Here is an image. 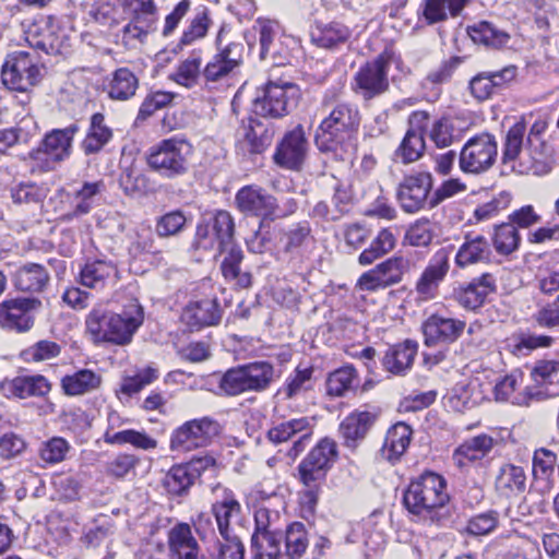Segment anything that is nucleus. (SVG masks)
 Returning a JSON list of instances; mask_svg holds the SVG:
<instances>
[{
	"label": "nucleus",
	"instance_id": "nucleus-1",
	"mask_svg": "<svg viewBox=\"0 0 559 559\" xmlns=\"http://www.w3.org/2000/svg\"><path fill=\"white\" fill-rule=\"evenodd\" d=\"M317 114L321 117L314 134L317 147L321 152L345 150L359 128L358 108L350 103L341 102L335 93H326Z\"/></svg>",
	"mask_w": 559,
	"mask_h": 559
},
{
	"label": "nucleus",
	"instance_id": "nucleus-2",
	"mask_svg": "<svg viewBox=\"0 0 559 559\" xmlns=\"http://www.w3.org/2000/svg\"><path fill=\"white\" fill-rule=\"evenodd\" d=\"M144 321L143 307L132 300L120 313L108 309L105 302L96 304L85 319L87 333L94 343L127 345Z\"/></svg>",
	"mask_w": 559,
	"mask_h": 559
},
{
	"label": "nucleus",
	"instance_id": "nucleus-3",
	"mask_svg": "<svg viewBox=\"0 0 559 559\" xmlns=\"http://www.w3.org/2000/svg\"><path fill=\"white\" fill-rule=\"evenodd\" d=\"M445 479L433 472H425L412 480L404 492L406 509L424 520L435 522L440 509L449 502Z\"/></svg>",
	"mask_w": 559,
	"mask_h": 559
},
{
	"label": "nucleus",
	"instance_id": "nucleus-4",
	"mask_svg": "<svg viewBox=\"0 0 559 559\" xmlns=\"http://www.w3.org/2000/svg\"><path fill=\"white\" fill-rule=\"evenodd\" d=\"M338 456L337 445L333 439L323 438L298 465L299 480L307 488L304 493L306 502L316 504L318 489L325 479L328 472Z\"/></svg>",
	"mask_w": 559,
	"mask_h": 559
},
{
	"label": "nucleus",
	"instance_id": "nucleus-5",
	"mask_svg": "<svg viewBox=\"0 0 559 559\" xmlns=\"http://www.w3.org/2000/svg\"><path fill=\"white\" fill-rule=\"evenodd\" d=\"M278 376L269 361H254L228 369L219 379L221 392L236 396L246 392H262L269 389Z\"/></svg>",
	"mask_w": 559,
	"mask_h": 559
},
{
	"label": "nucleus",
	"instance_id": "nucleus-6",
	"mask_svg": "<svg viewBox=\"0 0 559 559\" xmlns=\"http://www.w3.org/2000/svg\"><path fill=\"white\" fill-rule=\"evenodd\" d=\"M192 154L191 144L178 138L162 140L153 145L147 153V165L165 178H176L185 175L189 168V157Z\"/></svg>",
	"mask_w": 559,
	"mask_h": 559
},
{
	"label": "nucleus",
	"instance_id": "nucleus-7",
	"mask_svg": "<svg viewBox=\"0 0 559 559\" xmlns=\"http://www.w3.org/2000/svg\"><path fill=\"white\" fill-rule=\"evenodd\" d=\"M79 131L76 123L63 129H53L43 139L40 145L28 153V157L44 171L55 167L71 154L74 135Z\"/></svg>",
	"mask_w": 559,
	"mask_h": 559
},
{
	"label": "nucleus",
	"instance_id": "nucleus-8",
	"mask_svg": "<svg viewBox=\"0 0 559 559\" xmlns=\"http://www.w3.org/2000/svg\"><path fill=\"white\" fill-rule=\"evenodd\" d=\"M41 79V68L26 51L8 55L1 68V82L10 91L26 93Z\"/></svg>",
	"mask_w": 559,
	"mask_h": 559
},
{
	"label": "nucleus",
	"instance_id": "nucleus-9",
	"mask_svg": "<svg viewBox=\"0 0 559 559\" xmlns=\"http://www.w3.org/2000/svg\"><path fill=\"white\" fill-rule=\"evenodd\" d=\"M498 155L496 138L483 132L471 138L462 147L459 166L465 174H481L492 167Z\"/></svg>",
	"mask_w": 559,
	"mask_h": 559
},
{
	"label": "nucleus",
	"instance_id": "nucleus-10",
	"mask_svg": "<svg viewBox=\"0 0 559 559\" xmlns=\"http://www.w3.org/2000/svg\"><path fill=\"white\" fill-rule=\"evenodd\" d=\"M297 94L298 88L295 84L269 82L258 90L252 104L253 112L262 117H283L288 112L289 107L295 105Z\"/></svg>",
	"mask_w": 559,
	"mask_h": 559
},
{
	"label": "nucleus",
	"instance_id": "nucleus-11",
	"mask_svg": "<svg viewBox=\"0 0 559 559\" xmlns=\"http://www.w3.org/2000/svg\"><path fill=\"white\" fill-rule=\"evenodd\" d=\"M390 57L379 55L376 59L366 62L354 76L353 91L364 100L373 99L384 94L389 87Z\"/></svg>",
	"mask_w": 559,
	"mask_h": 559
},
{
	"label": "nucleus",
	"instance_id": "nucleus-12",
	"mask_svg": "<svg viewBox=\"0 0 559 559\" xmlns=\"http://www.w3.org/2000/svg\"><path fill=\"white\" fill-rule=\"evenodd\" d=\"M215 500L211 512L215 518L218 533L222 538L239 537L241 527L242 507L235 492L229 488L217 486L213 489Z\"/></svg>",
	"mask_w": 559,
	"mask_h": 559
},
{
	"label": "nucleus",
	"instance_id": "nucleus-13",
	"mask_svg": "<svg viewBox=\"0 0 559 559\" xmlns=\"http://www.w3.org/2000/svg\"><path fill=\"white\" fill-rule=\"evenodd\" d=\"M433 186L429 171H414L405 175L396 189V199L401 209L409 214L423 210Z\"/></svg>",
	"mask_w": 559,
	"mask_h": 559
},
{
	"label": "nucleus",
	"instance_id": "nucleus-14",
	"mask_svg": "<svg viewBox=\"0 0 559 559\" xmlns=\"http://www.w3.org/2000/svg\"><path fill=\"white\" fill-rule=\"evenodd\" d=\"M216 44L217 52L205 64L202 71V78L206 84L228 79L242 63L243 45L241 43H229L222 47L219 33Z\"/></svg>",
	"mask_w": 559,
	"mask_h": 559
},
{
	"label": "nucleus",
	"instance_id": "nucleus-15",
	"mask_svg": "<svg viewBox=\"0 0 559 559\" xmlns=\"http://www.w3.org/2000/svg\"><path fill=\"white\" fill-rule=\"evenodd\" d=\"M217 432V424L209 417L192 419L175 430L170 447L175 451L189 452L205 447Z\"/></svg>",
	"mask_w": 559,
	"mask_h": 559
},
{
	"label": "nucleus",
	"instance_id": "nucleus-16",
	"mask_svg": "<svg viewBox=\"0 0 559 559\" xmlns=\"http://www.w3.org/2000/svg\"><path fill=\"white\" fill-rule=\"evenodd\" d=\"M451 251V247H442L430 258L415 285L420 299L431 300L437 297L439 286L450 270Z\"/></svg>",
	"mask_w": 559,
	"mask_h": 559
},
{
	"label": "nucleus",
	"instance_id": "nucleus-17",
	"mask_svg": "<svg viewBox=\"0 0 559 559\" xmlns=\"http://www.w3.org/2000/svg\"><path fill=\"white\" fill-rule=\"evenodd\" d=\"M466 322L439 313L430 314L421 324L426 346L454 343L463 334Z\"/></svg>",
	"mask_w": 559,
	"mask_h": 559
},
{
	"label": "nucleus",
	"instance_id": "nucleus-18",
	"mask_svg": "<svg viewBox=\"0 0 559 559\" xmlns=\"http://www.w3.org/2000/svg\"><path fill=\"white\" fill-rule=\"evenodd\" d=\"M40 306L36 298H14L0 304V325L4 329L25 332L34 324L32 311Z\"/></svg>",
	"mask_w": 559,
	"mask_h": 559
},
{
	"label": "nucleus",
	"instance_id": "nucleus-19",
	"mask_svg": "<svg viewBox=\"0 0 559 559\" xmlns=\"http://www.w3.org/2000/svg\"><path fill=\"white\" fill-rule=\"evenodd\" d=\"M124 8L131 19L124 26V33L132 38L142 39L155 28L158 9L155 0H124Z\"/></svg>",
	"mask_w": 559,
	"mask_h": 559
},
{
	"label": "nucleus",
	"instance_id": "nucleus-20",
	"mask_svg": "<svg viewBox=\"0 0 559 559\" xmlns=\"http://www.w3.org/2000/svg\"><path fill=\"white\" fill-rule=\"evenodd\" d=\"M531 377L534 385L528 386V394L534 401H544L559 395V361H536Z\"/></svg>",
	"mask_w": 559,
	"mask_h": 559
},
{
	"label": "nucleus",
	"instance_id": "nucleus-21",
	"mask_svg": "<svg viewBox=\"0 0 559 559\" xmlns=\"http://www.w3.org/2000/svg\"><path fill=\"white\" fill-rule=\"evenodd\" d=\"M236 202L242 213L261 218H272L278 209L276 199L257 186L241 188L236 194Z\"/></svg>",
	"mask_w": 559,
	"mask_h": 559
},
{
	"label": "nucleus",
	"instance_id": "nucleus-22",
	"mask_svg": "<svg viewBox=\"0 0 559 559\" xmlns=\"http://www.w3.org/2000/svg\"><path fill=\"white\" fill-rule=\"evenodd\" d=\"M496 277L491 273H483L471 282L454 288L453 298L464 309L476 310L496 290Z\"/></svg>",
	"mask_w": 559,
	"mask_h": 559
},
{
	"label": "nucleus",
	"instance_id": "nucleus-23",
	"mask_svg": "<svg viewBox=\"0 0 559 559\" xmlns=\"http://www.w3.org/2000/svg\"><path fill=\"white\" fill-rule=\"evenodd\" d=\"M307 151L308 142L304 129L298 126L282 139L274 154V160L282 167L297 170L301 167Z\"/></svg>",
	"mask_w": 559,
	"mask_h": 559
},
{
	"label": "nucleus",
	"instance_id": "nucleus-24",
	"mask_svg": "<svg viewBox=\"0 0 559 559\" xmlns=\"http://www.w3.org/2000/svg\"><path fill=\"white\" fill-rule=\"evenodd\" d=\"M273 129L265 122L250 118L239 130L238 147L243 154H260L272 143Z\"/></svg>",
	"mask_w": 559,
	"mask_h": 559
},
{
	"label": "nucleus",
	"instance_id": "nucleus-25",
	"mask_svg": "<svg viewBox=\"0 0 559 559\" xmlns=\"http://www.w3.org/2000/svg\"><path fill=\"white\" fill-rule=\"evenodd\" d=\"M296 435L300 436L298 440L294 442V445L290 450V452H294L295 456L304 451L306 442L309 441L312 435L310 421L307 417L294 418L287 421H283L273 426L267 431L270 441L276 444L286 442Z\"/></svg>",
	"mask_w": 559,
	"mask_h": 559
},
{
	"label": "nucleus",
	"instance_id": "nucleus-26",
	"mask_svg": "<svg viewBox=\"0 0 559 559\" xmlns=\"http://www.w3.org/2000/svg\"><path fill=\"white\" fill-rule=\"evenodd\" d=\"M81 284L87 288L103 290L118 282V269L109 260L87 261L80 272Z\"/></svg>",
	"mask_w": 559,
	"mask_h": 559
},
{
	"label": "nucleus",
	"instance_id": "nucleus-27",
	"mask_svg": "<svg viewBox=\"0 0 559 559\" xmlns=\"http://www.w3.org/2000/svg\"><path fill=\"white\" fill-rule=\"evenodd\" d=\"M29 46L47 55L62 53L69 47V39L59 27L46 23L44 27L34 25L27 33Z\"/></svg>",
	"mask_w": 559,
	"mask_h": 559
},
{
	"label": "nucleus",
	"instance_id": "nucleus-28",
	"mask_svg": "<svg viewBox=\"0 0 559 559\" xmlns=\"http://www.w3.org/2000/svg\"><path fill=\"white\" fill-rule=\"evenodd\" d=\"M181 320L191 330L215 325L221 320V310L215 298L189 302L182 311Z\"/></svg>",
	"mask_w": 559,
	"mask_h": 559
},
{
	"label": "nucleus",
	"instance_id": "nucleus-29",
	"mask_svg": "<svg viewBox=\"0 0 559 559\" xmlns=\"http://www.w3.org/2000/svg\"><path fill=\"white\" fill-rule=\"evenodd\" d=\"M490 257L491 249L486 237L466 234L455 253L454 262L457 267L465 269L469 265L488 262Z\"/></svg>",
	"mask_w": 559,
	"mask_h": 559
},
{
	"label": "nucleus",
	"instance_id": "nucleus-30",
	"mask_svg": "<svg viewBox=\"0 0 559 559\" xmlns=\"http://www.w3.org/2000/svg\"><path fill=\"white\" fill-rule=\"evenodd\" d=\"M374 420L376 415L367 411H355L347 415L340 425L344 444L355 449L358 442L365 439Z\"/></svg>",
	"mask_w": 559,
	"mask_h": 559
},
{
	"label": "nucleus",
	"instance_id": "nucleus-31",
	"mask_svg": "<svg viewBox=\"0 0 559 559\" xmlns=\"http://www.w3.org/2000/svg\"><path fill=\"white\" fill-rule=\"evenodd\" d=\"M168 546L174 559H199L200 547L188 523H178L169 530Z\"/></svg>",
	"mask_w": 559,
	"mask_h": 559
},
{
	"label": "nucleus",
	"instance_id": "nucleus-32",
	"mask_svg": "<svg viewBox=\"0 0 559 559\" xmlns=\"http://www.w3.org/2000/svg\"><path fill=\"white\" fill-rule=\"evenodd\" d=\"M523 384V373L519 370L512 371L502 377L493 388L495 399L501 402H511L514 405H528L534 401L528 394V386L520 391Z\"/></svg>",
	"mask_w": 559,
	"mask_h": 559
},
{
	"label": "nucleus",
	"instance_id": "nucleus-33",
	"mask_svg": "<svg viewBox=\"0 0 559 559\" xmlns=\"http://www.w3.org/2000/svg\"><path fill=\"white\" fill-rule=\"evenodd\" d=\"M417 350L418 344L412 340L395 344L385 352L382 365L390 373L404 374L413 366Z\"/></svg>",
	"mask_w": 559,
	"mask_h": 559
},
{
	"label": "nucleus",
	"instance_id": "nucleus-34",
	"mask_svg": "<svg viewBox=\"0 0 559 559\" xmlns=\"http://www.w3.org/2000/svg\"><path fill=\"white\" fill-rule=\"evenodd\" d=\"M118 419L119 416L115 412H111L108 416L109 427L104 435V441L107 444L122 445L129 443L134 448L141 450H152L157 447V441L142 431L126 429L112 432V429L115 428L116 425V420Z\"/></svg>",
	"mask_w": 559,
	"mask_h": 559
},
{
	"label": "nucleus",
	"instance_id": "nucleus-35",
	"mask_svg": "<svg viewBox=\"0 0 559 559\" xmlns=\"http://www.w3.org/2000/svg\"><path fill=\"white\" fill-rule=\"evenodd\" d=\"M350 35V29L340 22L317 23L310 29L311 43L324 49L336 48L346 43Z\"/></svg>",
	"mask_w": 559,
	"mask_h": 559
},
{
	"label": "nucleus",
	"instance_id": "nucleus-36",
	"mask_svg": "<svg viewBox=\"0 0 559 559\" xmlns=\"http://www.w3.org/2000/svg\"><path fill=\"white\" fill-rule=\"evenodd\" d=\"M50 281L47 269L38 263H25L20 266L14 275V284L19 290L39 293Z\"/></svg>",
	"mask_w": 559,
	"mask_h": 559
},
{
	"label": "nucleus",
	"instance_id": "nucleus-37",
	"mask_svg": "<svg viewBox=\"0 0 559 559\" xmlns=\"http://www.w3.org/2000/svg\"><path fill=\"white\" fill-rule=\"evenodd\" d=\"M413 430L405 423H397L392 426L381 448V455L390 462H396L405 453L412 439Z\"/></svg>",
	"mask_w": 559,
	"mask_h": 559
},
{
	"label": "nucleus",
	"instance_id": "nucleus-38",
	"mask_svg": "<svg viewBox=\"0 0 559 559\" xmlns=\"http://www.w3.org/2000/svg\"><path fill=\"white\" fill-rule=\"evenodd\" d=\"M498 440L481 433L475 436L462 443L454 452V460L459 466H464L468 462H476L487 456Z\"/></svg>",
	"mask_w": 559,
	"mask_h": 559
},
{
	"label": "nucleus",
	"instance_id": "nucleus-39",
	"mask_svg": "<svg viewBox=\"0 0 559 559\" xmlns=\"http://www.w3.org/2000/svg\"><path fill=\"white\" fill-rule=\"evenodd\" d=\"M105 190L102 180L95 182H84L82 187L73 192L72 210L64 215L68 221L82 217L88 214L96 203V199Z\"/></svg>",
	"mask_w": 559,
	"mask_h": 559
},
{
	"label": "nucleus",
	"instance_id": "nucleus-40",
	"mask_svg": "<svg viewBox=\"0 0 559 559\" xmlns=\"http://www.w3.org/2000/svg\"><path fill=\"white\" fill-rule=\"evenodd\" d=\"M139 88L138 76L128 68H119L111 73L105 86L109 98L114 100H128L135 95Z\"/></svg>",
	"mask_w": 559,
	"mask_h": 559
},
{
	"label": "nucleus",
	"instance_id": "nucleus-41",
	"mask_svg": "<svg viewBox=\"0 0 559 559\" xmlns=\"http://www.w3.org/2000/svg\"><path fill=\"white\" fill-rule=\"evenodd\" d=\"M112 139V130L105 123V116L96 112L91 117L90 128L81 147L85 155L99 153Z\"/></svg>",
	"mask_w": 559,
	"mask_h": 559
},
{
	"label": "nucleus",
	"instance_id": "nucleus-42",
	"mask_svg": "<svg viewBox=\"0 0 559 559\" xmlns=\"http://www.w3.org/2000/svg\"><path fill=\"white\" fill-rule=\"evenodd\" d=\"M102 376L90 369H81L72 374H67L61 380L63 392L69 396H78L91 393L102 385Z\"/></svg>",
	"mask_w": 559,
	"mask_h": 559
},
{
	"label": "nucleus",
	"instance_id": "nucleus-43",
	"mask_svg": "<svg viewBox=\"0 0 559 559\" xmlns=\"http://www.w3.org/2000/svg\"><path fill=\"white\" fill-rule=\"evenodd\" d=\"M467 33L475 44L495 49L506 47L511 38L508 32L488 21L468 26Z\"/></svg>",
	"mask_w": 559,
	"mask_h": 559
},
{
	"label": "nucleus",
	"instance_id": "nucleus-44",
	"mask_svg": "<svg viewBox=\"0 0 559 559\" xmlns=\"http://www.w3.org/2000/svg\"><path fill=\"white\" fill-rule=\"evenodd\" d=\"M495 486L501 495L507 497L522 493L526 487V475L523 467L503 464L496 476Z\"/></svg>",
	"mask_w": 559,
	"mask_h": 559
},
{
	"label": "nucleus",
	"instance_id": "nucleus-45",
	"mask_svg": "<svg viewBox=\"0 0 559 559\" xmlns=\"http://www.w3.org/2000/svg\"><path fill=\"white\" fill-rule=\"evenodd\" d=\"M524 155L531 160V168L535 174H547L555 162L552 147L544 140H526Z\"/></svg>",
	"mask_w": 559,
	"mask_h": 559
},
{
	"label": "nucleus",
	"instance_id": "nucleus-46",
	"mask_svg": "<svg viewBox=\"0 0 559 559\" xmlns=\"http://www.w3.org/2000/svg\"><path fill=\"white\" fill-rule=\"evenodd\" d=\"M282 539V530L264 534H252L251 547L253 559H288L287 556L281 552Z\"/></svg>",
	"mask_w": 559,
	"mask_h": 559
},
{
	"label": "nucleus",
	"instance_id": "nucleus-47",
	"mask_svg": "<svg viewBox=\"0 0 559 559\" xmlns=\"http://www.w3.org/2000/svg\"><path fill=\"white\" fill-rule=\"evenodd\" d=\"M224 252H226V255L221 265L224 277L227 281L235 282L240 288L249 287L251 285V274L240 270V263L243 259L241 249L233 245Z\"/></svg>",
	"mask_w": 559,
	"mask_h": 559
},
{
	"label": "nucleus",
	"instance_id": "nucleus-48",
	"mask_svg": "<svg viewBox=\"0 0 559 559\" xmlns=\"http://www.w3.org/2000/svg\"><path fill=\"white\" fill-rule=\"evenodd\" d=\"M468 0H424L423 16L428 24L445 21L448 11L451 16H457Z\"/></svg>",
	"mask_w": 559,
	"mask_h": 559
},
{
	"label": "nucleus",
	"instance_id": "nucleus-49",
	"mask_svg": "<svg viewBox=\"0 0 559 559\" xmlns=\"http://www.w3.org/2000/svg\"><path fill=\"white\" fill-rule=\"evenodd\" d=\"M396 245V237L389 228H383L377 237L371 241L369 247L365 249L358 257L361 265H370L376 260L391 252Z\"/></svg>",
	"mask_w": 559,
	"mask_h": 559
},
{
	"label": "nucleus",
	"instance_id": "nucleus-50",
	"mask_svg": "<svg viewBox=\"0 0 559 559\" xmlns=\"http://www.w3.org/2000/svg\"><path fill=\"white\" fill-rule=\"evenodd\" d=\"M358 384V376L356 369L346 365L333 372L326 379V392L330 396H344L348 391Z\"/></svg>",
	"mask_w": 559,
	"mask_h": 559
},
{
	"label": "nucleus",
	"instance_id": "nucleus-51",
	"mask_svg": "<svg viewBox=\"0 0 559 559\" xmlns=\"http://www.w3.org/2000/svg\"><path fill=\"white\" fill-rule=\"evenodd\" d=\"M202 58L199 53H192L187 59L179 62L176 70L169 75V79L187 88L194 87L200 78H202Z\"/></svg>",
	"mask_w": 559,
	"mask_h": 559
},
{
	"label": "nucleus",
	"instance_id": "nucleus-52",
	"mask_svg": "<svg viewBox=\"0 0 559 559\" xmlns=\"http://www.w3.org/2000/svg\"><path fill=\"white\" fill-rule=\"evenodd\" d=\"M195 480V474H192L186 464H180L168 471L163 479V486L168 493L182 496L188 492Z\"/></svg>",
	"mask_w": 559,
	"mask_h": 559
},
{
	"label": "nucleus",
	"instance_id": "nucleus-53",
	"mask_svg": "<svg viewBox=\"0 0 559 559\" xmlns=\"http://www.w3.org/2000/svg\"><path fill=\"white\" fill-rule=\"evenodd\" d=\"M50 389L48 380L40 374L21 376L12 381L13 393L21 399L44 396L48 394Z\"/></svg>",
	"mask_w": 559,
	"mask_h": 559
},
{
	"label": "nucleus",
	"instance_id": "nucleus-54",
	"mask_svg": "<svg viewBox=\"0 0 559 559\" xmlns=\"http://www.w3.org/2000/svg\"><path fill=\"white\" fill-rule=\"evenodd\" d=\"M526 134V124L524 120L515 122L507 132L504 140V147L502 154V162L504 164L513 162L516 158H525L523 143L524 135Z\"/></svg>",
	"mask_w": 559,
	"mask_h": 559
},
{
	"label": "nucleus",
	"instance_id": "nucleus-55",
	"mask_svg": "<svg viewBox=\"0 0 559 559\" xmlns=\"http://www.w3.org/2000/svg\"><path fill=\"white\" fill-rule=\"evenodd\" d=\"M253 29L259 35L260 59L266 60L271 45H281L280 23L274 20L260 17L255 21Z\"/></svg>",
	"mask_w": 559,
	"mask_h": 559
},
{
	"label": "nucleus",
	"instance_id": "nucleus-56",
	"mask_svg": "<svg viewBox=\"0 0 559 559\" xmlns=\"http://www.w3.org/2000/svg\"><path fill=\"white\" fill-rule=\"evenodd\" d=\"M463 131L457 122L451 118H441L433 122L429 136L438 147H448L461 140Z\"/></svg>",
	"mask_w": 559,
	"mask_h": 559
},
{
	"label": "nucleus",
	"instance_id": "nucleus-57",
	"mask_svg": "<svg viewBox=\"0 0 559 559\" xmlns=\"http://www.w3.org/2000/svg\"><path fill=\"white\" fill-rule=\"evenodd\" d=\"M425 147L423 130L409 129L400 144L396 155L404 164L414 163L421 157Z\"/></svg>",
	"mask_w": 559,
	"mask_h": 559
},
{
	"label": "nucleus",
	"instance_id": "nucleus-58",
	"mask_svg": "<svg viewBox=\"0 0 559 559\" xmlns=\"http://www.w3.org/2000/svg\"><path fill=\"white\" fill-rule=\"evenodd\" d=\"M521 242V237L511 223H503L496 226L492 237V243L496 251L501 255H509L518 250Z\"/></svg>",
	"mask_w": 559,
	"mask_h": 559
},
{
	"label": "nucleus",
	"instance_id": "nucleus-59",
	"mask_svg": "<svg viewBox=\"0 0 559 559\" xmlns=\"http://www.w3.org/2000/svg\"><path fill=\"white\" fill-rule=\"evenodd\" d=\"M205 222L219 240V252H224L229 246H233L235 224L229 212L218 211Z\"/></svg>",
	"mask_w": 559,
	"mask_h": 559
},
{
	"label": "nucleus",
	"instance_id": "nucleus-60",
	"mask_svg": "<svg viewBox=\"0 0 559 559\" xmlns=\"http://www.w3.org/2000/svg\"><path fill=\"white\" fill-rule=\"evenodd\" d=\"M308 547L305 525L294 522L286 530V552L288 559H299Z\"/></svg>",
	"mask_w": 559,
	"mask_h": 559
},
{
	"label": "nucleus",
	"instance_id": "nucleus-61",
	"mask_svg": "<svg viewBox=\"0 0 559 559\" xmlns=\"http://www.w3.org/2000/svg\"><path fill=\"white\" fill-rule=\"evenodd\" d=\"M45 198V189L33 182H21L11 188V199L17 205H39Z\"/></svg>",
	"mask_w": 559,
	"mask_h": 559
},
{
	"label": "nucleus",
	"instance_id": "nucleus-62",
	"mask_svg": "<svg viewBox=\"0 0 559 559\" xmlns=\"http://www.w3.org/2000/svg\"><path fill=\"white\" fill-rule=\"evenodd\" d=\"M187 217L180 210L170 211L156 219L155 233L160 238L177 236L182 231Z\"/></svg>",
	"mask_w": 559,
	"mask_h": 559
},
{
	"label": "nucleus",
	"instance_id": "nucleus-63",
	"mask_svg": "<svg viewBox=\"0 0 559 559\" xmlns=\"http://www.w3.org/2000/svg\"><path fill=\"white\" fill-rule=\"evenodd\" d=\"M211 25V19L209 10L203 8L202 11L198 12L191 20L189 26L185 29L179 44L188 46L193 44L195 40L205 37Z\"/></svg>",
	"mask_w": 559,
	"mask_h": 559
},
{
	"label": "nucleus",
	"instance_id": "nucleus-64",
	"mask_svg": "<svg viewBox=\"0 0 559 559\" xmlns=\"http://www.w3.org/2000/svg\"><path fill=\"white\" fill-rule=\"evenodd\" d=\"M407 261L401 255H394L374 266L388 287L402 281V275Z\"/></svg>",
	"mask_w": 559,
	"mask_h": 559
}]
</instances>
